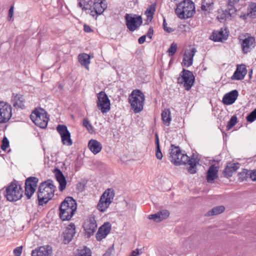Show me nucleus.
Here are the masks:
<instances>
[{
    "mask_svg": "<svg viewBox=\"0 0 256 256\" xmlns=\"http://www.w3.org/2000/svg\"><path fill=\"white\" fill-rule=\"evenodd\" d=\"M168 158L175 166L188 164V171L191 174L196 172V166L199 164V160L194 156L190 158L186 154L182 153L178 146H171L170 149Z\"/></svg>",
    "mask_w": 256,
    "mask_h": 256,
    "instance_id": "1",
    "label": "nucleus"
},
{
    "mask_svg": "<svg viewBox=\"0 0 256 256\" xmlns=\"http://www.w3.org/2000/svg\"><path fill=\"white\" fill-rule=\"evenodd\" d=\"M77 208L76 200L70 196H68L60 206V218L64 220H69L74 215Z\"/></svg>",
    "mask_w": 256,
    "mask_h": 256,
    "instance_id": "2",
    "label": "nucleus"
},
{
    "mask_svg": "<svg viewBox=\"0 0 256 256\" xmlns=\"http://www.w3.org/2000/svg\"><path fill=\"white\" fill-rule=\"evenodd\" d=\"M56 187L52 180H48L41 183L38 191V198L40 205L46 204L54 195Z\"/></svg>",
    "mask_w": 256,
    "mask_h": 256,
    "instance_id": "3",
    "label": "nucleus"
},
{
    "mask_svg": "<svg viewBox=\"0 0 256 256\" xmlns=\"http://www.w3.org/2000/svg\"><path fill=\"white\" fill-rule=\"evenodd\" d=\"M177 16L180 19L191 18L195 13V6L192 1H181L175 10Z\"/></svg>",
    "mask_w": 256,
    "mask_h": 256,
    "instance_id": "4",
    "label": "nucleus"
},
{
    "mask_svg": "<svg viewBox=\"0 0 256 256\" xmlns=\"http://www.w3.org/2000/svg\"><path fill=\"white\" fill-rule=\"evenodd\" d=\"M145 96L139 90L132 91L128 96V102L134 113H139L144 108Z\"/></svg>",
    "mask_w": 256,
    "mask_h": 256,
    "instance_id": "5",
    "label": "nucleus"
},
{
    "mask_svg": "<svg viewBox=\"0 0 256 256\" xmlns=\"http://www.w3.org/2000/svg\"><path fill=\"white\" fill-rule=\"evenodd\" d=\"M23 191L18 182H12L6 188V196L10 202L16 201L22 196Z\"/></svg>",
    "mask_w": 256,
    "mask_h": 256,
    "instance_id": "6",
    "label": "nucleus"
},
{
    "mask_svg": "<svg viewBox=\"0 0 256 256\" xmlns=\"http://www.w3.org/2000/svg\"><path fill=\"white\" fill-rule=\"evenodd\" d=\"M32 120L36 125L44 128L47 126L48 118L46 112L42 109L34 110L30 116Z\"/></svg>",
    "mask_w": 256,
    "mask_h": 256,
    "instance_id": "7",
    "label": "nucleus"
},
{
    "mask_svg": "<svg viewBox=\"0 0 256 256\" xmlns=\"http://www.w3.org/2000/svg\"><path fill=\"white\" fill-rule=\"evenodd\" d=\"M114 196V192L113 189L106 190L100 196L97 206L98 209L102 212H105L112 202Z\"/></svg>",
    "mask_w": 256,
    "mask_h": 256,
    "instance_id": "8",
    "label": "nucleus"
},
{
    "mask_svg": "<svg viewBox=\"0 0 256 256\" xmlns=\"http://www.w3.org/2000/svg\"><path fill=\"white\" fill-rule=\"evenodd\" d=\"M96 106L102 113H106L110 108V100L104 92L102 91L97 94Z\"/></svg>",
    "mask_w": 256,
    "mask_h": 256,
    "instance_id": "9",
    "label": "nucleus"
},
{
    "mask_svg": "<svg viewBox=\"0 0 256 256\" xmlns=\"http://www.w3.org/2000/svg\"><path fill=\"white\" fill-rule=\"evenodd\" d=\"M126 26L131 32H134L142 24V21L140 16L133 14H126L125 16Z\"/></svg>",
    "mask_w": 256,
    "mask_h": 256,
    "instance_id": "10",
    "label": "nucleus"
},
{
    "mask_svg": "<svg viewBox=\"0 0 256 256\" xmlns=\"http://www.w3.org/2000/svg\"><path fill=\"white\" fill-rule=\"evenodd\" d=\"M180 76L178 78V82L180 84L184 83L185 89L188 90L192 86L194 82V76L192 72L183 69Z\"/></svg>",
    "mask_w": 256,
    "mask_h": 256,
    "instance_id": "11",
    "label": "nucleus"
},
{
    "mask_svg": "<svg viewBox=\"0 0 256 256\" xmlns=\"http://www.w3.org/2000/svg\"><path fill=\"white\" fill-rule=\"evenodd\" d=\"M12 107L9 104L0 102V124H4L9 120L12 116Z\"/></svg>",
    "mask_w": 256,
    "mask_h": 256,
    "instance_id": "12",
    "label": "nucleus"
},
{
    "mask_svg": "<svg viewBox=\"0 0 256 256\" xmlns=\"http://www.w3.org/2000/svg\"><path fill=\"white\" fill-rule=\"evenodd\" d=\"M83 228L88 238L94 234L97 228V224L94 216L91 215L86 220Z\"/></svg>",
    "mask_w": 256,
    "mask_h": 256,
    "instance_id": "13",
    "label": "nucleus"
},
{
    "mask_svg": "<svg viewBox=\"0 0 256 256\" xmlns=\"http://www.w3.org/2000/svg\"><path fill=\"white\" fill-rule=\"evenodd\" d=\"M56 130L61 136L62 142L64 145L70 146L72 144L70 134L65 125H58L56 127Z\"/></svg>",
    "mask_w": 256,
    "mask_h": 256,
    "instance_id": "14",
    "label": "nucleus"
},
{
    "mask_svg": "<svg viewBox=\"0 0 256 256\" xmlns=\"http://www.w3.org/2000/svg\"><path fill=\"white\" fill-rule=\"evenodd\" d=\"M38 179L36 177L31 176L28 178L25 182V194L29 199L36 190Z\"/></svg>",
    "mask_w": 256,
    "mask_h": 256,
    "instance_id": "15",
    "label": "nucleus"
},
{
    "mask_svg": "<svg viewBox=\"0 0 256 256\" xmlns=\"http://www.w3.org/2000/svg\"><path fill=\"white\" fill-rule=\"evenodd\" d=\"M196 52V48H193L190 50H186L182 60V64L188 67L192 64L193 58Z\"/></svg>",
    "mask_w": 256,
    "mask_h": 256,
    "instance_id": "16",
    "label": "nucleus"
},
{
    "mask_svg": "<svg viewBox=\"0 0 256 256\" xmlns=\"http://www.w3.org/2000/svg\"><path fill=\"white\" fill-rule=\"evenodd\" d=\"M111 229V224L110 222H105L98 230L96 234V238L98 240H101L105 238L110 233Z\"/></svg>",
    "mask_w": 256,
    "mask_h": 256,
    "instance_id": "17",
    "label": "nucleus"
},
{
    "mask_svg": "<svg viewBox=\"0 0 256 256\" xmlns=\"http://www.w3.org/2000/svg\"><path fill=\"white\" fill-rule=\"evenodd\" d=\"M228 34L226 28H222L218 31H215L212 32L210 38L214 42H222L226 40Z\"/></svg>",
    "mask_w": 256,
    "mask_h": 256,
    "instance_id": "18",
    "label": "nucleus"
},
{
    "mask_svg": "<svg viewBox=\"0 0 256 256\" xmlns=\"http://www.w3.org/2000/svg\"><path fill=\"white\" fill-rule=\"evenodd\" d=\"M52 248L50 246H40L32 252V256H52Z\"/></svg>",
    "mask_w": 256,
    "mask_h": 256,
    "instance_id": "19",
    "label": "nucleus"
},
{
    "mask_svg": "<svg viewBox=\"0 0 256 256\" xmlns=\"http://www.w3.org/2000/svg\"><path fill=\"white\" fill-rule=\"evenodd\" d=\"M247 73V70L244 64L238 65L236 70L232 76V80H242Z\"/></svg>",
    "mask_w": 256,
    "mask_h": 256,
    "instance_id": "20",
    "label": "nucleus"
},
{
    "mask_svg": "<svg viewBox=\"0 0 256 256\" xmlns=\"http://www.w3.org/2000/svg\"><path fill=\"white\" fill-rule=\"evenodd\" d=\"M76 234V226L74 224L71 223L66 228L64 232V242L65 244L70 242Z\"/></svg>",
    "mask_w": 256,
    "mask_h": 256,
    "instance_id": "21",
    "label": "nucleus"
},
{
    "mask_svg": "<svg viewBox=\"0 0 256 256\" xmlns=\"http://www.w3.org/2000/svg\"><path fill=\"white\" fill-rule=\"evenodd\" d=\"M255 39L252 36H248L242 40V52L244 54H246L254 48Z\"/></svg>",
    "mask_w": 256,
    "mask_h": 256,
    "instance_id": "22",
    "label": "nucleus"
},
{
    "mask_svg": "<svg viewBox=\"0 0 256 256\" xmlns=\"http://www.w3.org/2000/svg\"><path fill=\"white\" fill-rule=\"evenodd\" d=\"M238 96V92L236 90H232L224 95L222 98V102L226 105L232 104L235 102Z\"/></svg>",
    "mask_w": 256,
    "mask_h": 256,
    "instance_id": "23",
    "label": "nucleus"
},
{
    "mask_svg": "<svg viewBox=\"0 0 256 256\" xmlns=\"http://www.w3.org/2000/svg\"><path fill=\"white\" fill-rule=\"evenodd\" d=\"M218 170V167L214 164L209 167L206 176L208 182L212 183L214 180L217 178Z\"/></svg>",
    "mask_w": 256,
    "mask_h": 256,
    "instance_id": "24",
    "label": "nucleus"
},
{
    "mask_svg": "<svg viewBox=\"0 0 256 256\" xmlns=\"http://www.w3.org/2000/svg\"><path fill=\"white\" fill-rule=\"evenodd\" d=\"M12 102L15 108H24V99L22 95L20 94H12Z\"/></svg>",
    "mask_w": 256,
    "mask_h": 256,
    "instance_id": "25",
    "label": "nucleus"
},
{
    "mask_svg": "<svg viewBox=\"0 0 256 256\" xmlns=\"http://www.w3.org/2000/svg\"><path fill=\"white\" fill-rule=\"evenodd\" d=\"M55 176L60 184L59 190L60 192H62L66 188V178L62 172L58 169H56Z\"/></svg>",
    "mask_w": 256,
    "mask_h": 256,
    "instance_id": "26",
    "label": "nucleus"
},
{
    "mask_svg": "<svg viewBox=\"0 0 256 256\" xmlns=\"http://www.w3.org/2000/svg\"><path fill=\"white\" fill-rule=\"evenodd\" d=\"M88 147L93 154H96L102 150V145L100 142L96 140H90L88 142Z\"/></svg>",
    "mask_w": 256,
    "mask_h": 256,
    "instance_id": "27",
    "label": "nucleus"
},
{
    "mask_svg": "<svg viewBox=\"0 0 256 256\" xmlns=\"http://www.w3.org/2000/svg\"><path fill=\"white\" fill-rule=\"evenodd\" d=\"M240 164L237 163L228 164L225 168L223 174L227 178L232 176V174L239 168Z\"/></svg>",
    "mask_w": 256,
    "mask_h": 256,
    "instance_id": "28",
    "label": "nucleus"
},
{
    "mask_svg": "<svg viewBox=\"0 0 256 256\" xmlns=\"http://www.w3.org/2000/svg\"><path fill=\"white\" fill-rule=\"evenodd\" d=\"M105 2L106 1H97L94 2V3L93 8L97 14L100 15L102 14L106 8L107 4L105 3Z\"/></svg>",
    "mask_w": 256,
    "mask_h": 256,
    "instance_id": "29",
    "label": "nucleus"
},
{
    "mask_svg": "<svg viewBox=\"0 0 256 256\" xmlns=\"http://www.w3.org/2000/svg\"><path fill=\"white\" fill-rule=\"evenodd\" d=\"M162 119L164 124L169 126L172 121L171 113L170 109H164L161 114Z\"/></svg>",
    "mask_w": 256,
    "mask_h": 256,
    "instance_id": "30",
    "label": "nucleus"
},
{
    "mask_svg": "<svg viewBox=\"0 0 256 256\" xmlns=\"http://www.w3.org/2000/svg\"><path fill=\"white\" fill-rule=\"evenodd\" d=\"M156 10V4H152L149 6L145 12V14L146 16L147 19L146 24H148L153 18V16Z\"/></svg>",
    "mask_w": 256,
    "mask_h": 256,
    "instance_id": "31",
    "label": "nucleus"
},
{
    "mask_svg": "<svg viewBox=\"0 0 256 256\" xmlns=\"http://www.w3.org/2000/svg\"><path fill=\"white\" fill-rule=\"evenodd\" d=\"M90 57L86 54H82L78 56V60L80 64L88 70V64L90 63Z\"/></svg>",
    "mask_w": 256,
    "mask_h": 256,
    "instance_id": "32",
    "label": "nucleus"
},
{
    "mask_svg": "<svg viewBox=\"0 0 256 256\" xmlns=\"http://www.w3.org/2000/svg\"><path fill=\"white\" fill-rule=\"evenodd\" d=\"M224 209L225 208L224 206H216L208 212L205 214V216H210L214 215H217L222 212L224 210Z\"/></svg>",
    "mask_w": 256,
    "mask_h": 256,
    "instance_id": "33",
    "label": "nucleus"
},
{
    "mask_svg": "<svg viewBox=\"0 0 256 256\" xmlns=\"http://www.w3.org/2000/svg\"><path fill=\"white\" fill-rule=\"evenodd\" d=\"M247 16L250 18H254L256 17V3L252 2L248 8Z\"/></svg>",
    "mask_w": 256,
    "mask_h": 256,
    "instance_id": "34",
    "label": "nucleus"
},
{
    "mask_svg": "<svg viewBox=\"0 0 256 256\" xmlns=\"http://www.w3.org/2000/svg\"><path fill=\"white\" fill-rule=\"evenodd\" d=\"M156 156L158 160H162L163 155L162 154L160 150V142H159V139L158 134H156Z\"/></svg>",
    "mask_w": 256,
    "mask_h": 256,
    "instance_id": "35",
    "label": "nucleus"
},
{
    "mask_svg": "<svg viewBox=\"0 0 256 256\" xmlns=\"http://www.w3.org/2000/svg\"><path fill=\"white\" fill-rule=\"evenodd\" d=\"M250 170L244 169L242 172L238 174V180L240 182L246 180L248 178L250 177Z\"/></svg>",
    "mask_w": 256,
    "mask_h": 256,
    "instance_id": "36",
    "label": "nucleus"
},
{
    "mask_svg": "<svg viewBox=\"0 0 256 256\" xmlns=\"http://www.w3.org/2000/svg\"><path fill=\"white\" fill-rule=\"evenodd\" d=\"M214 3L212 2H207L204 1L202 4L201 9L203 11L208 12L212 9Z\"/></svg>",
    "mask_w": 256,
    "mask_h": 256,
    "instance_id": "37",
    "label": "nucleus"
},
{
    "mask_svg": "<svg viewBox=\"0 0 256 256\" xmlns=\"http://www.w3.org/2000/svg\"><path fill=\"white\" fill-rule=\"evenodd\" d=\"M237 2L238 1H228V10L230 15L234 14L236 12V10L233 6V5Z\"/></svg>",
    "mask_w": 256,
    "mask_h": 256,
    "instance_id": "38",
    "label": "nucleus"
},
{
    "mask_svg": "<svg viewBox=\"0 0 256 256\" xmlns=\"http://www.w3.org/2000/svg\"><path fill=\"white\" fill-rule=\"evenodd\" d=\"M237 122V118L236 116H232L228 122L226 128L227 130H230L234 126L236 125Z\"/></svg>",
    "mask_w": 256,
    "mask_h": 256,
    "instance_id": "39",
    "label": "nucleus"
},
{
    "mask_svg": "<svg viewBox=\"0 0 256 256\" xmlns=\"http://www.w3.org/2000/svg\"><path fill=\"white\" fill-rule=\"evenodd\" d=\"M160 216V219L158 220H163L168 218L170 215V212L168 210H162L158 212Z\"/></svg>",
    "mask_w": 256,
    "mask_h": 256,
    "instance_id": "40",
    "label": "nucleus"
},
{
    "mask_svg": "<svg viewBox=\"0 0 256 256\" xmlns=\"http://www.w3.org/2000/svg\"><path fill=\"white\" fill-rule=\"evenodd\" d=\"M76 256H91V252L89 249L84 248L80 250Z\"/></svg>",
    "mask_w": 256,
    "mask_h": 256,
    "instance_id": "41",
    "label": "nucleus"
},
{
    "mask_svg": "<svg viewBox=\"0 0 256 256\" xmlns=\"http://www.w3.org/2000/svg\"><path fill=\"white\" fill-rule=\"evenodd\" d=\"M177 50V45L173 42L171 44L170 47L168 50V52L170 56H172L176 52Z\"/></svg>",
    "mask_w": 256,
    "mask_h": 256,
    "instance_id": "42",
    "label": "nucleus"
},
{
    "mask_svg": "<svg viewBox=\"0 0 256 256\" xmlns=\"http://www.w3.org/2000/svg\"><path fill=\"white\" fill-rule=\"evenodd\" d=\"M83 126L84 127H86L90 132H93V130H94L93 127L88 119L84 118V120Z\"/></svg>",
    "mask_w": 256,
    "mask_h": 256,
    "instance_id": "43",
    "label": "nucleus"
},
{
    "mask_svg": "<svg viewBox=\"0 0 256 256\" xmlns=\"http://www.w3.org/2000/svg\"><path fill=\"white\" fill-rule=\"evenodd\" d=\"M9 146V141L6 137L4 136L2 140V144L1 146V148L5 150Z\"/></svg>",
    "mask_w": 256,
    "mask_h": 256,
    "instance_id": "44",
    "label": "nucleus"
},
{
    "mask_svg": "<svg viewBox=\"0 0 256 256\" xmlns=\"http://www.w3.org/2000/svg\"><path fill=\"white\" fill-rule=\"evenodd\" d=\"M90 1L86 2V1H80L78 4V6L79 7L82 8V10H88V2Z\"/></svg>",
    "mask_w": 256,
    "mask_h": 256,
    "instance_id": "45",
    "label": "nucleus"
},
{
    "mask_svg": "<svg viewBox=\"0 0 256 256\" xmlns=\"http://www.w3.org/2000/svg\"><path fill=\"white\" fill-rule=\"evenodd\" d=\"M22 246H18L14 250V254L15 256H20L22 252Z\"/></svg>",
    "mask_w": 256,
    "mask_h": 256,
    "instance_id": "46",
    "label": "nucleus"
},
{
    "mask_svg": "<svg viewBox=\"0 0 256 256\" xmlns=\"http://www.w3.org/2000/svg\"><path fill=\"white\" fill-rule=\"evenodd\" d=\"M148 218L150 220H153L154 221L156 222H160V220H158V219H160V216L158 215V213L154 214H150L148 216Z\"/></svg>",
    "mask_w": 256,
    "mask_h": 256,
    "instance_id": "47",
    "label": "nucleus"
},
{
    "mask_svg": "<svg viewBox=\"0 0 256 256\" xmlns=\"http://www.w3.org/2000/svg\"><path fill=\"white\" fill-rule=\"evenodd\" d=\"M250 178L252 181H256V169L250 170Z\"/></svg>",
    "mask_w": 256,
    "mask_h": 256,
    "instance_id": "48",
    "label": "nucleus"
},
{
    "mask_svg": "<svg viewBox=\"0 0 256 256\" xmlns=\"http://www.w3.org/2000/svg\"><path fill=\"white\" fill-rule=\"evenodd\" d=\"M14 5L12 4L8 10V20H10V19L12 18L14 14Z\"/></svg>",
    "mask_w": 256,
    "mask_h": 256,
    "instance_id": "49",
    "label": "nucleus"
},
{
    "mask_svg": "<svg viewBox=\"0 0 256 256\" xmlns=\"http://www.w3.org/2000/svg\"><path fill=\"white\" fill-rule=\"evenodd\" d=\"M154 34V30L152 27L149 28L148 32L146 34V37L147 36L150 40L152 38Z\"/></svg>",
    "mask_w": 256,
    "mask_h": 256,
    "instance_id": "50",
    "label": "nucleus"
},
{
    "mask_svg": "<svg viewBox=\"0 0 256 256\" xmlns=\"http://www.w3.org/2000/svg\"><path fill=\"white\" fill-rule=\"evenodd\" d=\"M255 120H256V118H255V116L250 112L246 117V120L248 122H253Z\"/></svg>",
    "mask_w": 256,
    "mask_h": 256,
    "instance_id": "51",
    "label": "nucleus"
},
{
    "mask_svg": "<svg viewBox=\"0 0 256 256\" xmlns=\"http://www.w3.org/2000/svg\"><path fill=\"white\" fill-rule=\"evenodd\" d=\"M84 31L86 32H92V28L89 26H88L86 24L84 25Z\"/></svg>",
    "mask_w": 256,
    "mask_h": 256,
    "instance_id": "52",
    "label": "nucleus"
},
{
    "mask_svg": "<svg viewBox=\"0 0 256 256\" xmlns=\"http://www.w3.org/2000/svg\"><path fill=\"white\" fill-rule=\"evenodd\" d=\"M146 36L144 35V36H140L138 40V42L139 44H143L146 41Z\"/></svg>",
    "mask_w": 256,
    "mask_h": 256,
    "instance_id": "53",
    "label": "nucleus"
},
{
    "mask_svg": "<svg viewBox=\"0 0 256 256\" xmlns=\"http://www.w3.org/2000/svg\"><path fill=\"white\" fill-rule=\"evenodd\" d=\"M112 250V249L108 248L103 256H111Z\"/></svg>",
    "mask_w": 256,
    "mask_h": 256,
    "instance_id": "54",
    "label": "nucleus"
},
{
    "mask_svg": "<svg viewBox=\"0 0 256 256\" xmlns=\"http://www.w3.org/2000/svg\"><path fill=\"white\" fill-rule=\"evenodd\" d=\"M141 252H140V250L138 249H136V250L132 251V256H138Z\"/></svg>",
    "mask_w": 256,
    "mask_h": 256,
    "instance_id": "55",
    "label": "nucleus"
},
{
    "mask_svg": "<svg viewBox=\"0 0 256 256\" xmlns=\"http://www.w3.org/2000/svg\"><path fill=\"white\" fill-rule=\"evenodd\" d=\"M164 31L166 32H167L170 33L174 31V30L170 27H168L166 26V27L164 28Z\"/></svg>",
    "mask_w": 256,
    "mask_h": 256,
    "instance_id": "56",
    "label": "nucleus"
},
{
    "mask_svg": "<svg viewBox=\"0 0 256 256\" xmlns=\"http://www.w3.org/2000/svg\"><path fill=\"white\" fill-rule=\"evenodd\" d=\"M166 26H167V24L166 22V20L165 18H164V20H163V28H164Z\"/></svg>",
    "mask_w": 256,
    "mask_h": 256,
    "instance_id": "57",
    "label": "nucleus"
},
{
    "mask_svg": "<svg viewBox=\"0 0 256 256\" xmlns=\"http://www.w3.org/2000/svg\"><path fill=\"white\" fill-rule=\"evenodd\" d=\"M251 112L255 116V118H256V108Z\"/></svg>",
    "mask_w": 256,
    "mask_h": 256,
    "instance_id": "58",
    "label": "nucleus"
},
{
    "mask_svg": "<svg viewBox=\"0 0 256 256\" xmlns=\"http://www.w3.org/2000/svg\"><path fill=\"white\" fill-rule=\"evenodd\" d=\"M244 20H246L248 18V17H250V16H247V14H244V16H242Z\"/></svg>",
    "mask_w": 256,
    "mask_h": 256,
    "instance_id": "59",
    "label": "nucleus"
},
{
    "mask_svg": "<svg viewBox=\"0 0 256 256\" xmlns=\"http://www.w3.org/2000/svg\"><path fill=\"white\" fill-rule=\"evenodd\" d=\"M252 73V70H251L249 72V76H251Z\"/></svg>",
    "mask_w": 256,
    "mask_h": 256,
    "instance_id": "60",
    "label": "nucleus"
}]
</instances>
